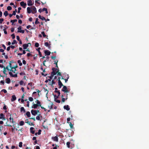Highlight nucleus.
<instances>
[{
  "mask_svg": "<svg viewBox=\"0 0 149 149\" xmlns=\"http://www.w3.org/2000/svg\"><path fill=\"white\" fill-rule=\"evenodd\" d=\"M13 69L11 68V69L9 70L10 72H9V75H10V76L11 77H17V73H16L15 74H13L11 72H11H13L14 73H15V71H16V69H14V70H13Z\"/></svg>",
  "mask_w": 149,
  "mask_h": 149,
  "instance_id": "1",
  "label": "nucleus"
},
{
  "mask_svg": "<svg viewBox=\"0 0 149 149\" xmlns=\"http://www.w3.org/2000/svg\"><path fill=\"white\" fill-rule=\"evenodd\" d=\"M52 74H53V73H54V75H56L58 72L59 71V70L57 68H53L52 69Z\"/></svg>",
  "mask_w": 149,
  "mask_h": 149,
  "instance_id": "2",
  "label": "nucleus"
},
{
  "mask_svg": "<svg viewBox=\"0 0 149 149\" xmlns=\"http://www.w3.org/2000/svg\"><path fill=\"white\" fill-rule=\"evenodd\" d=\"M62 91L64 92L65 93H69V91L68 90L67 87L66 86H63V88L61 90Z\"/></svg>",
  "mask_w": 149,
  "mask_h": 149,
  "instance_id": "3",
  "label": "nucleus"
},
{
  "mask_svg": "<svg viewBox=\"0 0 149 149\" xmlns=\"http://www.w3.org/2000/svg\"><path fill=\"white\" fill-rule=\"evenodd\" d=\"M34 3L33 0H29L27 1V5L28 6L33 5Z\"/></svg>",
  "mask_w": 149,
  "mask_h": 149,
  "instance_id": "4",
  "label": "nucleus"
},
{
  "mask_svg": "<svg viewBox=\"0 0 149 149\" xmlns=\"http://www.w3.org/2000/svg\"><path fill=\"white\" fill-rule=\"evenodd\" d=\"M32 10V13L34 14L36 13L37 12L35 6H33V7L31 8Z\"/></svg>",
  "mask_w": 149,
  "mask_h": 149,
  "instance_id": "5",
  "label": "nucleus"
},
{
  "mask_svg": "<svg viewBox=\"0 0 149 149\" xmlns=\"http://www.w3.org/2000/svg\"><path fill=\"white\" fill-rule=\"evenodd\" d=\"M20 5L21 6L25 8H26V3H24V1H22L20 3Z\"/></svg>",
  "mask_w": 149,
  "mask_h": 149,
  "instance_id": "6",
  "label": "nucleus"
},
{
  "mask_svg": "<svg viewBox=\"0 0 149 149\" xmlns=\"http://www.w3.org/2000/svg\"><path fill=\"white\" fill-rule=\"evenodd\" d=\"M44 53L46 55L48 56L49 55L51 54V52L47 50H45Z\"/></svg>",
  "mask_w": 149,
  "mask_h": 149,
  "instance_id": "7",
  "label": "nucleus"
},
{
  "mask_svg": "<svg viewBox=\"0 0 149 149\" xmlns=\"http://www.w3.org/2000/svg\"><path fill=\"white\" fill-rule=\"evenodd\" d=\"M52 139L54 141L56 142L58 141V138L57 136L52 137Z\"/></svg>",
  "mask_w": 149,
  "mask_h": 149,
  "instance_id": "8",
  "label": "nucleus"
},
{
  "mask_svg": "<svg viewBox=\"0 0 149 149\" xmlns=\"http://www.w3.org/2000/svg\"><path fill=\"white\" fill-rule=\"evenodd\" d=\"M58 85L59 86V88H60L62 86H64L61 81H58Z\"/></svg>",
  "mask_w": 149,
  "mask_h": 149,
  "instance_id": "9",
  "label": "nucleus"
},
{
  "mask_svg": "<svg viewBox=\"0 0 149 149\" xmlns=\"http://www.w3.org/2000/svg\"><path fill=\"white\" fill-rule=\"evenodd\" d=\"M31 113L34 116H35L36 114H37L36 113V110H32L31 111Z\"/></svg>",
  "mask_w": 149,
  "mask_h": 149,
  "instance_id": "10",
  "label": "nucleus"
},
{
  "mask_svg": "<svg viewBox=\"0 0 149 149\" xmlns=\"http://www.w3.org/2000/svg\"><path fill=\"white\" fill-rule=\"evenodd\" d=\"M64 108L67 110V111H69L70 109V108L69 107V106L68 105H65L63 107Z\"/></svg>",
  "mask_w": 149,
  "mask_h": 149,
  "instance_id": "11",
  "label": "nucleus"
},
{
  "mask_svg": "<svg viewBox=\"0 0 149 149\" xmlns=\"http://www.w3.org/2000/svg\"><path fill=\"white\" fill-rule=\"evenodd\" d=\"M31 8L29 7H28L27 8V12L28 13L30 14L31 13H32V10L31 9Z\"/></svg>",
  "mask_w": 149,
  "mask_h": 149,
  "instance_id": "12",
  "label": "nucleus"
},
{
  "mask_svg": "<svg viewBox=\"0 0 149 149\" xmlns=\"http://www.w3.org/2000/svg\"><path fill=\"white\" fill-rule=\"evenodd\" d=\"M23 49H27V47H28L29 46V45L27 44H24L23 45Z\"/></svg>",
  "mask_w": 149,
  "mask_h": 149,
  "instance_id": "13",
  "label": "nucleus"
},
{
  "mask_svg": "<svg viewBox=\"0 0 149 149\" xmlns=\"http://www.w3.org/2000/svg\"><path fill=\"white\" fill-rule=\"evenodd\" d=\"M34 128L33 127H31L30 128V132L31 133L34 134L35 133V131L33 130H34Z\"/></svg>",
  "mask_w": 149,
  "mask_h": 149,
  "instance_id": "14",
  "label": "nucleus"
},
{
  "mask_svg": "<svg viewBox=\"0 0 149 149\" xmlns=\"http://www.w3.org/2000/svg\"><path fill=\"white\" fill-rule=\"evenodd\" d=\"M16 99V97L15 95H13L12 96V97L11 99V101H14Z\"/></svg>",
  "mask_w": 149,
  "mask_h": 149,
  "instance_id": "15",
  "label": "nucleus"
},
{
  "mask_svg": "<svg viewBox=\"0 0 149 149\" xmlns=\"http://www.w3.org/2000/svg\"><path fill=\"white\" fill-rule=\"evenodd\" d=\"M54 92L55 93H57L58 94V95L57 96H56V98H58L60 94V92L59 91H55Z\"/></svg>",
  "mask_w": 149,
  "mask_h": 149,
  "instance_id": "16",
  "label": "nucleus"
},
{
  "mask_svg": "<svg viewBox=\"0 0 149 149\" xmlns=\"http://www.w3.org/2000/svg\"><path fill=\"white\" fill-rule=\"evenodd\" d=\"M6 82L7 84H9L10 82V80L9 78H7L6 79Z\"/></svg>",
  "mask_w": 149,
  "mask_h": 149,
  "instance_id": "17",
  "label": "nucleus"
},
{
  "mask_svg": "<svg viewBox=\"0 0 149 149\" xmlns=\"http://www.w3.org/2000/svg\"><path fill=\"white\" fill-rule=\"evenodd\" d=\"M38 106V105H37L36 104H34L32 107V108H33L34 109H36L37 108Z\"/></svg>",
  "mask_w": 149,
  "mask_h": 149,
  "instance_id": "18",
  "label": "nucleus"
},
{
  "mask_svg": "<svg viewBox=\"0 0 149 149\" xmlns=\"http://www.w3.org/2000/svg\"><path fill=\"white\" fill-rule=\"evenodd\" d=\"M20 111L21 112L23 111L24 113H25L26 112L25 110L24 109V107H22L20 108Z\"/></svg>",
  "mask_w": 149,
  "mask_h": 149,
  "instance_id": "19",
  "label": "nucleus"
},
{
  "mask_svg": "<svg viewBox=\"0 0 149 149\" xmlns=\"http://www.w3.org/2000/svg\"><path fill=\"white\" fill-rule=\"evenodd\" d=\"M66 75L67 76V79H64L63 77H62V78H61L62 79H64L65 80V83H66L67 81H68V79H69V75L68 74H67Z\"/></svg>",
  "mask_w": 149,
  "mask_h": 149,
  "instance_id": "20",
  "label": "nucleus"
},
{
  "mask_svg": "<svg viewBox=\"0 0 149 149\" xmlns=\"http://www.w3.org/2000/svg\"><path fill=\"white\" fill-rule=\"evenodd\" d=\"M68 94H66V99L64 98H62V102H65V100H67L68 99Z\"/></svg>",
  "mask_w": 149,
  "mask_h": 149,
  "instance_id": "21",
  "label": "nucleus"
},
{
  "mask_svg": "<svg viewBox=\"0 0 149 149\" xmlns=\"http://www.w3.org/2000/svg\"><path fill=\"white\" fill-rule=\"evenodd\" d=\"M9 121L10 122H12V123H15V122L13 121V118H11V117L9 118Z\"/></svg>",
  "mask_w": 149,
  "mask_h": 149,
  "instance_id": "22",
  "label": "nucleus"
},
{
  "mask_svg": "<svg viewBox=\"0 0 149 149\" xmlns=\"http://www.w3.org/2000/svg\"><path fill=\"white\" fill-rule=\"evenodd\" d=\"M54 75V73H53V74H52V73H51V75L49 76H48V77L49 78V79H52L53 78V77Z\"/></svg>",
  "mask_w": 149,
  "mask_h": 149,
  "instance_id": "23",
  "label": "nucleus"
},
{
  "mask_svg": "<svg viewBox=\"0 0 149 149\" xmlns=\"http://www.w3.org/2000/svg\"><path fill=\"white\" fill-rule=\"evenodd\" d=\"M36 101L37 102V104L38 105V106H41L40 102L38 100H37Z\"/></svg>",
  "mask_w": 149,
  "mask_h": 149,
  "instance_id": "24",
  "label": "nucleus"
},
{
  "mask_svg": "<svg viewBox=\"0 0 149 149\" xmlns=\"http://www.w3.org/2000/svg\"><path fill=\"white\" fill-rule=\"evenodd\" d=\"M26 115L28 117H29L30 116V113L29 111H27L26 113Z\"/></svg>",
  "mask_w": 149,
  "mask_h": 149,
  "instance_id": "25",
  "label": "nucleus"
},
{
  "mask_svg": "<svg viewBox=\"0 0 149 149\" xmlns=\"http://www.w3.org/2000/svg\"><path fill=\"white\" fill-rule=\"evenodd\" d=\"M50 83L49 84L50 85H51L52 86V85L55 84V82L54 81V80H52V83H51V82H50Z\"/></svg>",
  "mask_w": 149,
  "mask_h": 149,
  "instance_id": "26",
  "label": "nucleus"
},
{
  "mask_svg": "<svg viewBox=\"0 0 149 149\" xmlns=\"http://www.w3.org/2000/svg\"><path fill=\"white\" fill-rule=\"evenodd\" d=\"M3 14L5 17L7 16L8 15V11H5L4 12Z\"/></svg>",
  "mask_w": 149,
  "mask_h": 149,
  "instance_id": "27",
  "label": "nucleus"
},
{
  "mask_svg": "<svg viewBox=\"0 0 149 149\" xmlns=\"http://www.w3.org/2000/svg\"><path fill=\"white\" fill-rule=\"evenodd\" d=\"M68 123L69 124V125H70V127L72 129L73 128V125L72 123L71 122H69Z\"/></svg>",
  "mask_w": 149,
  "mask_h": 149,
  "instance_id": "28",
  "label": "nucleus"
},
{
  "mask_svg": "<svg viewBox=\"0 0 149 149\" xmlns=\"http://www.w3.org/2000/svg\"><path fill=\"white\" fill-rule=\"evenodd\" d=\"M17 63H19V65L20 66H22V63L21 62V61L20 60H18L17 61Z\"/></svg>",
  "mask_w": 149,
  "mask_h": 149,
  "instance_id": "29",
  "label": "nucleus"
},
{
  "mask_svg": "<svg viewBox=\"0 0 149 149\" xmlns=\"http://www.w3.org/2000/svg\"><path fill=\"white\" fill-rule=\"evenodd\" d=\"M5 117V115L2 113H1L0 114V119H2L3 118Z\"/></svg>",
  "mask_w": 149,
  "mask_h": 149,
  "instance_id": "30",
  "label": "nucleus"
},
{
  "mask_svg": "<svg viewBox=\"0 0 149 149\" xmlns=\"http://www.w3.org/2000/svg\"><path fill=\"white\" fill-rule=\"evenodd\" d=\"M38 18H37L36 19V21L35 22V24H37L40 23V22L39 21H38Z\"/></svg>",
  "mask_w": 149,
  "mask_h": 149,
  "instance_id": "31",
  "label": "nucleus"
},
{
  "mask_svg": "<svg viewBox=\"0 0 149 149\" xmlns=\"http://www.w3.org/2000/svg\"><path fill=\"white\" fill-rule=\"evenodd\" d=\"M17 32L19 33H24V30H21L20 31L18 30Z\"/></svg>",
  "mask_w": 149,
  "mask_h": 149,
  "instance_id": "32",
  "label": "nucleus"
},
{
  "mask_svg": "<svg viewBox=\"0 0 149 149\" xmlns=\"http://www.w3.org/2000/svg\"><path fill=\"white\" fill-rule=\"evenodd\" d=\"M24 122L23 121H21L19 122V125L20 126H22L24 124Z\"/></svg>",
  "mask_w": 149,
  "mask_h": 149,
  "instance_id": "33",
  "label": "nucleus"
},
{
  "mask_svg": "<svg viewBox=\"0 0 149 149\" xmlns=\"http://www.w3.org/2000/svg\"><path fill=\"white\" fill-rule=\"evenodd\" d=\"M41 34L44 37H45L46 36V35L45 34V33L44 31H42L41 32Z\"/></svg>",
  "mask_w": 149,
  "mask_h": 149,
  "instance_id": "34",
  "label": "nucleus"
},
{
  "mask_svg": "<svg viewBox=\"0 0 149 149\" xmlns=\"http://www.w3.org/2000/svg\"><path fill=\"white\" fill-rule=\"evenodd\" d=\"M70 142H68L66 143L67 146L68 148H70Z\"/></svg>",
  "mask_w": 149,
  "mask_h": 149,
  "instance_id": "35",
  "label": "nucleus"
},
{
  "mask_svg": "<svg viewBox=\"0 0 149 149\" xmlns=\"http://www.w3.org/2000/svg\"><path fill=\"white\" fill-rule=\"evenodd\" d=\"M17 21V20L16 19H14V20H10V22L14 23L15 22H16Z\"/></svg>",
  "mask_w": 149,
  "mask_h": 149,
  "instance_id": "36",
  "label": "nucleus"
},
{
  "mask_svg": "<svg viewBox=\"0 0 149 149\" xmlns=\"http://www.w3.org/2000/svg\"><path fill=\"white\" fill-rule=\"evenodd\" d=\"M12 9V7L10 6H8L7 7V9L8 10H11Z\"/></svg>",
  "mask_w": 149,
  "mask_h": 149,
  "instance_id": "37",
  "label": "nucleus"
},
{
  "mask_svg": "<svg viewBox=\"0 0 149 149\" xmlns=\"http://www.w3.org/2000/svg\"><path fill=\"white\" fill-rule=\"evenodd\" d=\"M58 61H54V63L56 65V67L57 68H58V65H57V63Z\"/></svg>",
  "mask_w": 149,
  "mask_h": 149,
  "instance_id": "38",
  "label": "nucleus"
},
{
  "mask_svg": "<svg viewBox=\"0 0 149 149\" xmlns=\"http://www.w3.org/2000/svg\"><path fill=\"white\" fill-rule=\"evenodd\" d=\"M35 46L36 47H38L39 46V44L38 43L36 42L35 43Z\"/></svg>",
  "mask_w": 149,
  "mask_h": 149,
  "instance_id": "39",
  "label": "nucleus"
},
{
  "mask_svg": "<svg viewBox=\"0 0 149 149\" xmlns=\"http://www.w3.org/2000/svg\"><path fill=\"white\" fill-rule=\"evenodd\" d=\"M54 101H55L56 102H57L58 103H60L61 102L60 100H57L56 99H54Z\"/></svg>",
  "mask_w": 149,
  "mask_h": 149,
  "instance_id": "40",
  "label": "nucleus"
},
{
  "mask_svg": "<svg viewBox=\"0 0 149 149\" xmlns=\"http://www.w3.org/2000/svg\"><path fill=\"white\" fill-rule=\"evenodd\" d=\"M12 126H13V127L11 128L12 131V132H13L15 130V126H14V125H13Z\"/></svg>",
  "mask_w": 149,
  "mask_h": 149,
  "instance_id": "41",
  "label": "nucleus"
},
{
  "mask_svg": "<svg viewBox=\"0 0 149 149\" xmlns=\"http://www.w3.org/2000/svg\"><path fill=\"white\" fill-rule=\"evenodd\" d=\"M16 43H17V42L15 40H13V42H12V45H14V44H16Z\"/></svg>",
  "mask_w": 149,
  "mask_h": 149,
  "instance_id": "42",
  "label": "nucleus"
},
{
  "mask_svg": "<svg viewBox=\"0 0 149 149\" xmlns=\"http://www.w3.org/2000/svg\"><path fill=\"white\" fill-rule=\"evenodd\" d=\"M40 114L38 115V116H37L36 117V118L38 120H40Z\"/></svg>",
  "mask_w": 149,
  "mask_h": 149,
  "instance_id": "43",
  "label": "nucleus"
},
{
  "mask_svg": "<svg viewBox=\"0 0 149 149\" xmlns=\"http://www.w3.org/2000/svg\"><path fill=\"white\" fill-rule=\"evenodd\" d=\"M22 143L21 142H20L19 143V147L20 148L22 147Z\"/></svg>",
  "mask_w": 149,
  "mask_h": 149,
  "instance_id": "44",
  "label": "nucleus"
},
{
  "mask_svg": "<svg viewBox=\"0 0 149 149\" xmlns=\"http://www.w3.org/2000/svg\"><path fill=\"white\" fill-rule=\"evenodd\" d=\"M4 69H5L6 70V69L8 71H9V70H10L8 68V66H6V67L5 68V67H4Z\"/></svg>",
  "mask_w": 149,
  "mask_h": 149,
  "instance_id": "45",
  "label": "nucleus"
},
{
  "mask_svg": "<svg viewBox=\"0 0 149 149\" xmlns=\"http://www.w3.org/2000/svg\"><path fill=\"white\" fill-rule=\"evenodd\" d=\"M11 36L12 37L13 39H14L15 38V36L14 33L12 34L11 35Z\"/></svg>",
  "mask_w": 149,
  "mask_h": 149,
  "instance_id": "46",
  "label": "nucleus"
},
{
  "mask_svg": "<svg viewBox=\"0 0 149 149\" xmlns=\"http://www.w3.org/2000/svg\"><path fill=\"white\" fill-rule=\"evenodd\" d=\"M44 45L46 47H49V44L48 42H45V43Z\"/></svg>",
  "mask_w": 149,
  "mask_h": 149,
  "instance_id": "47",
  "label": "nucleus"
},
{
  "mask_svg": "<svg viewBox=\"0 0 149 149\" xmlns=\"http://www.w3.org/2000/svg\"><path fill=\"white\" fill-rule=\"evenodd\" d=\"M18 10L17 11V13H20V10H21L22 8H21L19 7L18 8Z\"/></svg>",
  "mask_w": 149,
  "mask_h": 149,
  "instance_id": "48",
  "label": "nucleus"
},
{
  "mask_svg": "<svg viewBox=\"0 0 149 149\" xmlns=\"http://www.w3.org/2000/svg\"><path fill=\"white\" fill-rule=\"evenodd\" d=\"M29 100L30 101H32L33 100V98L31 97H29Z\"/></svg>",
  "mask_w": 149,
  "mask_h": 149,
  "instance_id": "49",
  "label": "nucleus"
},
{
  "mask_svg": "<svg viewBox=\"0 0 149 149\" xmlns=\"http://www.w3.org/2000/svg\"><path fill=\"white\" fill-rule=\"evenodd\" d=\"M40 19H41L42 20H45L46 22V19H45V17H43V16H42V17H41V18Z\"/></svg>",
  "mask_w": 149,
  "mask_h": 149,
  "instance_id": "50",
  "label": "nucleus"
},
{
  "mask_svg": "<svg viewBox=\"0 0 149 149\" xmlns=\"http://www.w3.org/2000/svg\"><path fill=\"white\" fill-rule=\"evenodd\" d=\"M1 91L4 92V93H7L6 90L5 89H2Z\"/></svg>",
  "mask_w": 149,
  "mask_h": 149,
  "instance_id": "51",
  "label": "nucleus"
},
{
  "mask_svg": "<svg viewBox=\"0 0 149 149\" xmlns=\"http://www.w3.org/2000/svg\"><path fill=\"white\" fill-rule=\"evenodd\" d=\"M29 125H32L33 126H34V125H35L33 123L29 122Z\"/></svg>",
  "mask_w": 149,
  "mask_h": 149,
  "instance_id": "52",
  "label": "nucleus"
},
{
  "mask_svg": "<svg viewBox=\"0 0 149 149\" xmlns=\"http://www.w3.org/2000/svg\"><path fill=\"white\" fill-rule=\"evenodd\" d=\"M17 68V64H16L15 66H13V67H12V69H16V68Z\"/></svg>",
  "mask_w": 149,
  "mask_h": 149,
  "instance_id": "53",
  "label": "nucleus"
},
{
  "mask_svg": "<svg viewBox=\"0 0 149 149\" xmlns=\"http://www.w3.org/2000/svg\"><path fill=\"white\" fill-rule=\"evenodd\" d=\"M24 83V82L22 81H21L19 82V84L21 85H22Z\"/></svg>",
  "mask_w": 149,
  "mask_h": 149,
  "instance_id": "54",
  "label": "nucleus"
},
{
  "mask_svg": "<svg viewBox=\"0 0 149 149\" xmlns=\"http://www.w3.org/2000/svg\"><path fill=\"white\" fill-rule=\"evenodd\" d=\"M4 19L3 18H0V23L1 24L2 23V22L3 21Z\"/></svg>",
  "mask_w": 149,
  "mask_h": 149,
  "instance_id": "55",
  "label": "nucleus"
},
{
  "mask_svg": "<svg viewBox=\"0 0 149 149\" xmlns=\"http://www.w3.org/2000/svg\"><path fill=\"white\" fill-rule=\"evenodd\" d=\"M41 132V130H38V132L37 133H38V135H40V134Z\"/></svg>",
  "mask_w": 149,
  "mask_h": 149,
  "instance_id": "56",
  "label": "nucleus"
},
{
  "mask_svg": "<svg viewBox=\"0 0 149 149\" xmlns=\"http://www.w3.org/2000/svg\"><path fill=\"white\" fill-rule=\"evenodd\" d=\"M22 26H19V27L17 28L18 30L20 31L22 29Z\"/></svg>",
  "mask_w": 149,
  "mask_h": 149,
  "instance_id": "57",
  "label": "nucleus"
},
{
  "mask_svg": "<svg viewBox=\"0 0 149 149\" xmlns=\"http://www.w3.org/2000/svg\"><path fill=\"white\" fill-rule=\"evenodd\" d=\"M18 23L20 24H21L22 23V21L21 19H18Z\"/></svg>",
  "mask_w": 149,
  "mask_h": 149,
  "instance_id": "58",
  "label": "nucleus"
},
{
  "mask_svg": "<svg viewBox=\"0 0 149 149\" xmlns=\"http://www.w3.org/2000/svg\"><path fill=\"white\" fill-rule=\"evenodd\" d=\"M27 104L26 105V106L27 107H29V101H27Z\"/></svg>",
  "mask_w": 149,
  "mask_h": 149,
  "instance_id": "59",
  "label": "nucleus"
},
{
  "mask_svg": "<svg viewBox=\"0 0 149 149\" xmlns=\"http://www.w3.org/2000/svg\"><path fill=\"white\" fill-rule=\"evenodd\" d=\"M7 109L6 106V105H4L3 107V109L4 110H6Z\"/></svg>",
  "mask_w": 149,
  "mask_h": 149,
  "instance_id": "60",
  "label": "nucleus"
},
{
  "mask_svg": "<svg viewBox=\"0 0 149 149\" xmlns=\"http://www.w3.org/2000/svg\"><path fill=\"white\" fill-rule=\"evenodd\" d=\"M31 27V25H28V26H26V28L27 29H29V28H30Z\"/></svg>",
  "mask_w": 149,
  "mask_h": 149,
  "instance_id": "61",
  "label": "nucleus"
},
{
  "mask_svg": "<svg viewBox=\"0 0 149 149\" xmlns=\"http://www.w3.org/2000/svg\"><path fill=\"white\" fill-rule=\"evenodd\" d=\"M22 62L24 65H25L26 63V62L25 60H23L22 61Z\"/></svg>",
  "mask_w": 149,
  "mask_h": 149,
  "instance_id": "62",
  "label": "nucleus"
},
{
  "mask_svg": "<svg viewBox=\"0 0 149 149\" xmlns=\"http://www.w3.org/2000/svg\"><path fill=\"white\" fill-rule=\"evenodd\" d=\"M51 58L52 59L55 60L56 58V56H52Z\"/></svg>",
  "mask_w": 149,
  "mask_h": 149,
  "instance_id": "63",
  "label": "nucleus"
},
{
  "mask_svg": "<svg viewBox=\"0 0 149 149\" xmlns=\"http://www.w3.org/2000/svg\"><path fill=\"white\" fill-rule=\"evenodd\" d=\"M35 149H40V148L38 146H36Z\"/></svg>",
  "mask_w": 149,
  "mask_h": 149,
  "instance_id": "64",
  "label": "nucleus"
}]
</instances>
